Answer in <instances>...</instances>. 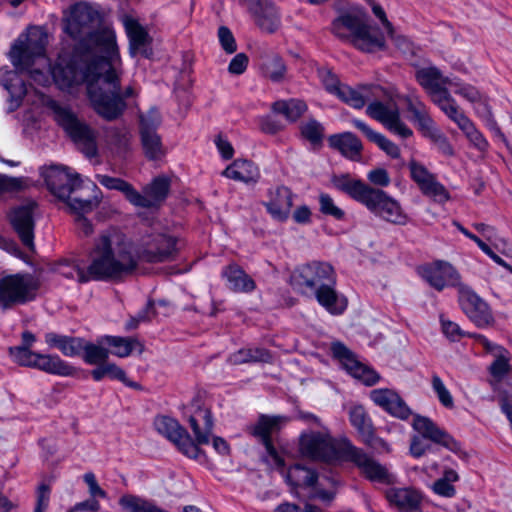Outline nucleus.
I'll return each mask as SVG.
<instances>
[{"label": "nucleus", "instance_id": "nucleus-1", "mask_svg": "<svg viewBox=\"0 0 512 512\" xmlns=\"http://www.w3.org/2000/svg\"><path fill=\"white\" fill-rule=\"evenodd\" d=\"M120 55L113 30H106L84 41H78L68 61L61 60L51 69V75L62 90L87 84V92L96 113L107 121L118 119L125 105L116 96L107 95L103 86L118 87L117 66Z\"/></svg>", "mask_w": 512, "mask_h": 512}, {"label": "nucleus", "instance_id": "nucleus-2", "mask_svg": "<svg viewBox=\"0 0 512 512\" xmlns=\"http://www.w3.org/2000/svg\"><path fill=\"white\" fill-rule=\"evenodd\" d=\"M116 234L101 233L89 252L90 263L86 269L78 265H61L59 272L66 278L80 283L90 280L122 282L134 267L127 245Z\"/></svg>", "mask_w": 512, "mask_h": 512}, {"label": "nucleus", "instance_id": "nucleus-3", "mask_svg": "<svg viewBox=\"0 0 512 512\" xmlns=\"http://www.w3.org/2000/svg\"><path fill=\"white\" fill-rule=\"evenodd\" d=\"M331 182L336 189L363 204L376 216L398 225L407 222V216L400 204L385 191L372 187L360 179H354L349 174L334 175Z\"/></svg>", "mask_w": 512, "mask_h": 512}, {"label": "nucleus", "instance_id": "nucleus-4", "mask_svg": "<svg viewBox=\"0 0 512 512\" xmlns=\"http://www.w3.org/2000/svg\"><path fill=\"white\" fill-rule=\"evenodd\" d=\"M107 234H116L123 238L127 251L131 256L134 267L125 276V280L135 274L139 261L149 264H159L175 261L180 252V240L167 233H150L143 236L135 245L126 235L116 229L106 230Z\"/></svg>", "mask_w": 512, "mask_h": 512}, {"label": "nucleus", "instance_id": "nucleus-5", "mask_svg": "<svg viewBox=\"0 0 512 512\" xmlns=\"http://www.w3.org/2000/svg\"><path fill=\"white\" fill-rule=\"evenodd\" d=\"M331 31L340 40L363 52L383 50L386 46L383 33L368 23L367 14L361 9L341 13L333 20Z\"/></svg>", "mask_w": 512, "mask_h": 512}, {"label": "nucleus", "instance_id": "nucleus-6", "mask_svg": "<svg viewBox=\"0 0 512 512\" xmlns=\"http://www.w3.org/2000/svg\"><path fill=\"white\" fill-rule=\"evenodd\" d=\"M41 175L51 193L64 201L73 213H90L101 202V192L94 183H91V187L95 194L91 198L72 196L82 187V180L79 174H71L65 167L58 165L42 167Z\"/></svg>", "mask_w": 512, "mask_h": 512}, {"label": "nucleus", "instance_id": "nucleus-7", "mask_svg": "<svg viewBox=\"0 0 512 512\" xmlns=\"http://www.w3.org/2000/svg\"><path fill=\"white\" fill-rule=\"evenodd\" d=\"M49 107L55 121L61 126L78 148L88 158L97 155L96 133L66 105L51 101Z\"/></svg>", "mask_w": 512, "mask_h": 512}, {"label": "nucleus", "instance_id": "nucleus-8", "mask_svg": "<svg viewBox=\"0 0 512 512\" xmlns=\"http://www.w3.org/2000/svg\"><path fill=\"white\" fill-rule=\"evenodd\" d=\"M39 287V280L28 273L0 278V308L7 310L34 300Z\"/></svg>", "mask_w": 512, "mask_h": 512}, {"label": "nucleus", "instance_id": "nucleus-9", "mask_svg": "<svg viewBox=\"0 0 512 512\" xmlns=\"http://www.w3.org/2000/svg\"><path fill=\"white\" fill-rule=\"evenodd\" d=\"M48 35L39 27L28 29L16 40L10 51L11 62L17 70L29 69L36 59H41L45 65V48Z\"/></svg>", "mask_w": 512, "mask_h": 512}, {"label": "nucleus", "instance_id": "nucleus-10", "mask_svg": "<svg viewBox=\"0 0 512 512\" xmlns=\"http://www.w3.org/2000/svg\"><path fill=\"white\" fill-rule=\"evenodd\" d=\"M336 277L334 267L323 261H311L295 268L290 276V285L298 293L312 296L321 285L333 282Z\"/></svg>", "mask_w": 512, "mask_h": 512}, {"label": "nucleus", "instance_id": "nucleus-11", "mask_svg": "<svg viewBox=\"0 0 512 512\" xmlns=\"http://www.w3.org/2000/svg\"><path fill=\"white\" fill-rule=\"evenodd\" d=\"M346 437L335 440L327 428L321 431L302 433L299 439L300 452L313 460L330 461L334 458L344 459L340 445Z\"/></svg>", "mask_w": 512, "mask_h": 512}, {"label": "nucleus", "instance_id": "nucleus-12", "mask_svg": "<svg viewBox=\"0 0 512 512\" xmlns=\"http://www.w3.org/2000/svg\"><path fill=\"white\" fill-rule=\"evenodd\" d=\"M379 97L372 96L366 107V114L372 119L380 122L391 133L407 139L413 135V131L401 119L400 109L397 103L389 99L379 100Z\"/></svg>", "mask_w": 512, "mask_h": 512}, {"label": "nucleus", "instance_id": "nucleus-13", "mask_svg": "<svg viewBox=\"0 0 512 512\" xmlns=\"http://www.w3.org/2000/svg\"><path fill=\"white\" fill-rule=\"evenodd\" d=\"M100 18L98 10L85 2H79L70 6L68 14L65 16V32L72 38L84 41L92 34L111 30L110 28H102L96 31L92 30V26Z\"/></svg>", "mask_w": 512, "mask_h": 512}, {"label": "nucleus", "instance_id": "nucleus-14", "mask_svg": "<svg viewBox=\"0 0 512 512\" xmlns=\"http://www.w3.org/2000/svg\"><path fill=\"white\" fill-rule=\"evenodd\" d=\"M458 291V303L463 313L479 328L492 326L495 322L492 311L470 286L463 284Z\"/></svg>", "mask_w": 512, "mask_h": 512}, {"label": "nucleus", "instance_id": "nucleus-15", "mask_svg": "<svg viewBox=\"0 0 512 512\" xmlns=\"http://www.w3.org/2000/svg\"><path fill=\"white\" fill-rule=\"evenodd\" d=\"M340 449L344 454V460L353 462L369 480L381 483L390 482L388 470L362 449L354 446L349 439L342 441Z\"/></svg>", "mask_w": 512, "mask_h": 512}, {"label": "nucleus", "instance_id": "nucleus-16", "mask_svg": "<svg viewBox=\"0 0 512 512\" xmlns=\"http://www.w3.org/2000/svg\"><path fill=\"white\" fill-rule=\"evenodd\" d=\"M154 427L158 433L174 443L184 455L197 459L202 453L200 448L193 442L186 429L174 418L168 416H157L154 420Z\"/></svg>", "mask_w": 512, "mask_h": 512}, {"label": "nucleus", "instance_id": "nucleus-17", "mask_svg": "<svg viewBox=\"0 0 512 512\" xmlns=\"http://www.w3.org/2000/svg\"><path fill=\"white\" fill-rule=\"evenodd\" d=\"M419 273L430 286L438 291H442L445 287H454L458 290L464 284L459 272L446 261L438 260L424 265L419 268Z\"/></svg>", "mask_w": 512, "mask_h": 512}, {"label": "nucleus", "instance_id": "nucleus-18", "mask_svg": "<svg viewBox=\"0 0 512 512\" xmlns=\"http://www.w3.org/2000/svg\"><path fill=\"white\" fill-rule=\"evenodd\" d=\"M171 188V179L159 175L147 184L142 192L135 189L132 205L146 209H158L167 199Z\"/></svg>", "mask_w": 512, "mask_h": 512}, {"label": "nucleus", "instance_id": "nucleus-19", "mask_svg": "<svg viewBox=\"0 0 512 512\" xmlns=\"http://www.w3.org/2000/svg\"><path fill=\"white\" fill-rule=\"evenodd\" d=\"M286 422L287 418L284 416L261 415L256 424L250 427L251 434L260 439L268 455L278 467L284 466V460L273 446L270 436Z\"/></svg>", "mask_w": 512, "mask_h": 512}, {"label": "nucleus", "instance_id": "nucleus-20", "mask_svg": "<svg viewBox=\"0 0 512 512\" xmlns=\"http://www.w3.org/2000/svg\"><path fill=\"white\" fill-rule=\"evenodd\" d=\"M415 78L419 85L431 97L433 103L437 99L449 94L448 86L453 85V80L446 77L435 66L422 67L416 70Z\"/></svg>", "mask_w": 512, "mask_h": 512}, {"label": "nucleus", "instance_id": "nucleus-21", "mask_svg": "<svg viewBox=\"0 0 512 512\" xmlns=\"http://www.w3.org/2000/svg\"><path fill=\"white\" fill-rule=\"evenodd\" d=\"M257 26L264 32L274 33L281 25L278 9L271 0H241Z\"/></svg>", "mask_w": 512, "mask_h": 512}, {"label": "nucleus", "instance_id": "nucleus-22", "mask_svg": "<svg viewBox=\"0 0 512 512\" xmlns=\"http://www.w3.org/2000/svg\"><path fill=\"white\" fill-rule=\"evenodd\" d=\"M333 355L338 358L344 368L355 378L362 380L366 385H374L379 375L372 369L360 363L355 355L342 343H332Z\"/></svg>", "mask_w": 512, "mask_h": 512}, {"label": "nucleus", "instance_id": "nucleus-23", "mask_svg": "<svg viewBox=\"0 0 512 512\" xmlns=\"http://www.w3.org/2000/svg\"><path fill=\"white\" fill-rule=\"evenodd\" d=\"M34 201H28L27 203L14 208L10 214V221L19 235L23 245L28 248L34 246V209L36 208Z\"/></svg>", "mask_w": 512, "mask_h": 512}, {"label": "nucleus", "instance_id": "nucleus-24", "mask_svg": "<svg viewBox=\"0 0 512 512\" xmlns=\"http://www.w3.org/2000/svg\"><path fill=\"white\" fill-rule=\"evenodd\" d=\"M371 400L390 415L407 420L412 411L398 393L391 389H374L370 392Z\"/></svg>", "mask_w": 512, "mask_h": 512}, {"label": "nucleus", "instance_id": "nucleus-25", "mask_svg": "<svg viewBox=\"0 0 512 512\" xmlns=\"http://www.w3.org/2000/svg\"><path fill=\"white\" fill-rule=\"evenodd\" d=\"M412 427L422 437L444 446L451 451L459 450V444L444 430L440 429L430 418L415 415Z\"/></svg>", "mask_w": 512, "mask_h": 512}, {"label": "nucleus", "instance_id": "nucleus-26", "mask_svg": "<svg viewBox=\"0 0 512 512\" xmlns=\"http://www.w3.org/2000/svg\"><path fill=\"white\" fill-rule=\"evenodd\" d=\"M269 200L264 203L270 215L279 221H285L293 206L294 194L286 186H277L268 190Z\"/></svg>", "mask_w": 512, "mask_h": 512}, {"label": "nucleus", "instance_id": "nucleus-27", "mask_svg": "<svg viewBox=\"0 0 512 512\" xmlns=\"http://www.w3.org/2000/svg\"><path fill=\"white\" fill-rule=\"evenodd\" d=\"M312 296H315L317 302L333 315H340L347 308V299L336 291V277L332 283L321 285Z\"/></svg>", "mask_w": 512, "mask_h": 512}, {"label": "nucleus", "instance_id": "nucleus-28", "mask_svg": "<svg viewBox=\"0 0 512 512\" xmlns=\"http://www.w3.org/2000/svg\"><path fill=\"white\" fill-rule=\"evenodd\" d=\"M386 498L399 512H422V497L416 490L410 488H391L387 490Z\"/></svg>", "mask_w": 512, "mask_h": 512}, {"label": "nucleus", "instance_id": "nucleus-29", "mask_svg": "<svg viewBox=\"0 0 512 512\" xmlns=\"http://www.w3.org/2000/svg\"><path fill=\"white\" fill-rule=\"evenodd\" d=\"M383 92L379 86L362 85L359 89H354L343 84L337 93V97L355 109H361L371 100L372 96L379 97Z\"/></svg>", "mask_w": 512, "mask_h": 512}, {"label": "nucleus", "instance_id": "nucleus-30", "mask_svg": "<svg viewBox=\"0 0 512 512\" xmlns=\"http://www.w3.org/2000/svg\"><path fill=\"white\" fill-rule=\"evenodd\" d=\"M189 425L193 431L195 440L193 442L199 448V445L208 444L213 431V419L210 410L198 408L190 417Z\"/></svg>", "mask_w": 512, "mask_h": 512}, {"label": "nucleus", "instance_id": "nucleus-31", "mask_svg": "<svg viewBox=\"0 0 512 512\" xmlns=\"http://www.w3.org/2000/svg\"><path fill=\"white\" fill-rule=\"evenodd\" d=\"M222 175L246 184H255L260 179L258 167L252 161L246 159L234 160L223 170Z\"/></svg>", "mask_w": 512, "mask_h": 512}, {"label": "nucleus", "instance_id": "nucleus-32", "mask_svg": "<svg viewBox=\"0 0 512 512\" xmlns=\"http://www.w3.org/2000/svg\"><path fill=\"white\" fill-rule=\"evenodd\" d=\"M262 74L274 83L282 82L287 73V66L282 57L269 50L262 51L260 56Z\"/></svg>", "mask_w": 512, "mask_h": 512}, {"label": "nucleus", "instance_id": "nucleus-33", "mask_svg": "<svg viewBox=\"0 0 512 512\" xmlns=\"http://www.w3.org/2000/svg\"><path fill=\"white\" fill-rule=\"evenodd\" d=\"M122 23L129 38L131 54L134 55L136 52L141 51L145 57H149V53L144 48L149 38L145 29L130 15H124Z\"/></svg>", "mask_w": 512, "mask_h": 512}, {"label": "nucleus", "instance_id": "nucleus-34", "mask_svg": "<svg viewBox=\"0 0 512 512\" xmlns=\"http://www.w3.org/2000/svg\"><path fill=\"white\" fill-rule=\"evenodd\" d=\"M32 368L59 376H72L76 372L73 366L63 361L58 355L41 353L36 354Z\"/></svg>", "mask_w": 512, "mask_h": 512}, {"label": "nucleus", "instance_id": "nucleus-35", "mask_svg": "<svg viewBox=\"0 0 512 512\" xmlns=\"http://www.w3.org/2000/svg\"><path fill=\"white\" fill-rule=\"evenodd\" d=\"M329 144L343 156L351 160H359L363 146L356 135L351 132L335 134L329 137Z\"/></svg>", "mask_w": 512, "mask_h": 512}, {"label": "nucleus", "instance_id": "nucleus-36", "mask_svg": "<svg viewBox=\"0 0 512 512\" xmlns=\"http://www.w3.org/2000/svg\"><path fill=\"white\" fill-rule=\"evenodd\" d=\"M45 342L51 348H58L63 355L68 357L78 356L83 350V339L79 337L49 332L45 334Z\"/></svg>", "mask_w": 512, "mask_h": 512}, {"label": "nucleus", "instance_id": "nucleus-37", "mask_svg": "<svg viewBox=\"0 0 512 512\" xmlns=\"http://www.w3.org/2000/svg\"><path fill=\"white\" fill-rule=\"evenodd\" d=\"M352 124L360 130L369 141L375 143L382 151L393 159L400 157V148L386 136L371 129L365 122L359 119L352 120Z\"/></svg>", "mask_w": 512, "mask_h": 512}, {"label": "nucleus", "instance_id": "nucleus-38", "mask_svg": "<svg viewBox=\"0 0 512 512\" xmlns=\"http://www.w3.org/2000/svg\"><path fill=\"white\" fill-rule=\"evenodd\" d=\"M351 425L357 430L363 441L371 443L375 433L371 418L363 406H353L349 411Z\"/></svg>", "mask_w": 512, "mask_h": 512}, {"label": "nucleus", "instance_id": "nucleus-39", "mask_svg": "<svg viewBox=\"0 0 512 512\" xmlns=\"http://www.w3.org/2000/svg\"><path fill=\"white\" fill-rule=\"evenodd\" d=\"M223 277L227 279L228 286L236 292H250L255 289V282L245 273V271L236 264L227 266L223 272Z\"/></svg>", "mask_w": 512, "mask_h": 512}, {"label": "nucleus", "instance_id": "nucleus-40", "mask_svg": "<svg viewBox=\"0 0 512 512\" xmlns=\"http://www.w3.org/2000/svg\"><path fill=\"white\" fill-rule=\"evenodd\" d=\"M272 359V354L265 348L247 347L232 353L228 361L233 365H240L246 363H271Z\"/></svg>", "mask_w": 512, "mask_h": 512}, {"label": "nucleus", "instance_id": "nucleus-41", "mask_svg": "<svg viewBox=\"0 0 512 512\" xmlns=\"http://www.w3.org/2000/svg\"><path fill=\"white\" fill-rule=\"evenodd\" d=\"M407 110L413 115V120L421 131L431 133L434 130V121L430 117L425 104L418 97H406Z\"/></svg>", "mask_w": 512, "mask_h": 512}, {"label": "nucleus", "instance_id": "nucleus-42", "mask_svg": "<svg viewBox=\"0 0 512 512\" xmlns=\"http://www.w3.org/2000/svg\"><path fill=\"white\" fill-rule=\"evenodd\" d=\"M101 343H105L114 348L112 353L118 357L129 356L134 347H139V352L143 351V345L136 339L130 337H118V336H104L101 338Z\"/></svg>", "mask_w": 512, "mask_h": 512}, {"label": "nucleus", "instance_id": "nucleus-43", "mask_svg": "<svg viewBox=\"0 0 512 512\" xmlns=\"http://www.w3.org/2000/svg\"><path fill=\"white\" fill-rule=\"evenodd\" d=\"M287 480L291 485L296 487H312L317 483L318 474L313 469L295 464L288 470Z\"/></svg>", "mask_w": 512, "mask_h": 512}, {"label": "nucleus", "instance_id": "nucleus-44", "mask_svg": "<svg viewBox=\"0 0 512 512\" xmlns=\"http://www.w3.org/2000/svg\"><path fill=\"white\" fill-rule=\"evenodd\" d=\"M274 112L282 114L287 120L294 122L307 110L306 104L302 100L290 99L276 101L272 105Z\"/></svg>", "mask_w": 512, "mask_h": 512}, {"label": "nucleus", "instance_id": "nucleus-45", "mask_svg": "<svg viewBox=\"0 0 512 512\" xmlns=\"http://www.w3.org/2000/svg\"><path fill=\"white\" fill-rule=\"evenodd\" d=\"M140 137L144 154L148 159L158 160L165 155V149L157 132H140Z\"/></svg>", "mask_w": 512, "mask_h": 512}, {"label": "nucleus", "instance_id": "nucleus-46", "mask_svg": "<svg viewBox=\"0 0 512 512\" xmlns=\"http://www.w3.org/2000/svg\"><path fill=\"white\" fill-rule=\"evenodd\" d=\"M460 129L464 127L470 119L460 110L456 101L451 97L450 93L437 99L435 103Z\"/></svg>", "mask_w": 512, "mask_h": 512}, {"label": "nucleus", "instance_id": "nucleus-47", "mask_svg": "<svg viewBox=\"0 0 512 512\" xmlns=\"http://www.w3.org/2000/svg\"><path fill=\"white\" fill-rule=\"evenodd\" d=\"M91 375L95 381H100L104 377H109L111 379H117L127 386H135L132 382L128 381L126 373L123 369H121L114 363L107 362V360L98 367H96L95 369H93L91 371Z\"/></svg>", "mask_w": 512, "mask_h": 512}, {"label": "nucleus", "instance_id": "nucleus-48", "mask_svg": "<svg viewBox=\"0 0 512 512\" xmlns=\"http://www.w3.org/2000/svg\"><path fill=\"white\" fill-rule=\"evenodd\" d=\"M105 343H101V339L98 341V344H93L90 342H86L83 339V360L89 365H101L108 359L109 351L103 345Z\"/></svg>", "mask_w": 512, "mask_h": 512}, {"label": "nucleus", "instance_id": "nucleus-49", "mask_svg": "<svg viewBox=\"0 0 512 512\" xmlns=\"http://www.w3.org/2000/svg\"><path fill=\"white\" fill-rule=\"evenodd\" d=\"M96 179L105 188L123 193L125 198L132 204L135 188L129 182L121 178L102 174H97Z\"/></svg>", "mask_w": 512, "mask_h": 512}, {"label": "nucleus", "instance_id": "nucleus-50", "mask_svg": "<svg viewBox=\"0 0 512 512\" xmlns=\"http://www.w3.org/2000/svg\"><path fill=\"white\" fill-rule=\"evenodd\" d=\"M0 82L10 93L11 97L15 99H21L27 92L24 81L14 71H6L0 74Z\"/></svg>", "mask_w": 512, "mask_h": 512}, {"label": "nucleus", "instance_id": "nucleus-51", "mask_svg": "<svg viewBox=\"0 0 512 512\" xmlns=\"http://www.w3.org/2000/svg\"><path fill=\"white\" fill-rule=\"evenodd\" d=\"M421 192L435 202L444 203L450 199V194L447 189L436 180L435 176L427 182L421 189Z\"/></svg>", "mask_w": 512, "mask_h": 512}, {"label": "nucleus", "instance_id": "nucleus-52", "mask_svg": "<svg viewBox=\"0 0 512 512\" xmlns=\"http://www.w3.org/2000/svg\"><path fill=\"white\" fill-rule=\"evenodd\" d=\"M431 386L442 406L447 409L454 408V399L452 394L446 388L443 380L435 373L431 376Z\"/></svg>", "mask_w": 512, "mask_h": 512}, {"label": "nucleus", "instance_id": "nucleus-53", "mask_svg": "<svg viewBox=\"0 0 512 512\" xmlns=\"http://www.w3.org/2000/svg\"><path fill=\"white\" fill-rule=\"evenodd\" d=\"M495 360L489 367V372L494 378H503L510 370V356L509 352L504 348L503 353L497 352L493 355Z\"/></svg>", "mask_w": 512, "mask_h": 512}, {"label": "nucleus", "instance_id": "nucleus-54", "mask_svg": "<svg viewBox=\"0 0 512 512\" xmlns=\"http://www.w3.org/2000/svg\"><path fill=\"white\" fill-rule=\"evenodd\" d=\"M319 210L322 214L330 216L336 220H343L345 212L338 207L332 197L328 194L321 193L319 195Z\"/></svg>", "mask_w": 512, "mask_h": 512}, {"label": "nucleus", "instance_id": "nucleus-55", "mask_svg": "<svg viewBox=\"0 0 512 512\" xmlns=\"http://www.w3.org/2000/svg\"><path fill=\"white\" fill-rule=\"evenodd\" d=\"M139 118L140 132H157L161 125V115L155 107L150 108L146 113H141Z\"/></svg>", "mask_w": 512, "mask_h": 512}, {"label": "nucleus", "instance_id": "nucleus-56", "mask_svg": "<svg viewBox=\"0 0 512 512\" xmlns=\"http://www.w3.org/2000/svg\"><path fill=\"white\" fill-rule=\"evenodd\" d=\"M9 354L17 364L32 368L37 352H33L31 349L16 346L9 348Z\"/></svg>", "mask_w": 512, "mask_h": 512}, {"label": "nucleus", "instance_id": "nucleus-57", "mask_svg": "<svg viewBox=\"0 0 512 512\" xmlns=\"http://www.w3.org/2000/svg\"><path fill=\"white\" fill-rule=\"evenodd\" d=\"M409 169L411 178L418 184L420 189L434 177L426 167L415 160L409 162Z\"/></svg>", "mask_w": 512, "mask_h": 512}, {"label": "nucleus", "instance_id": "nucleus-58", "mask_svg": "<svg viewBox=\"0 0 512 512\" xmlns=\"http://www.w3.org/2000/svg\"><path fill=\"white\" fill-rule=\"evenodd\" d=\"M301 133L311 143H320L323 138V127L316 120H310L302 125Z\"/></svg>", "mask_w": 512, "mask_h": 512}, {"label": "nucleus", "instance_id": "nucleus-59", "mask_svg": "<svg viewBox=\"0 0 512 512\" xmlns=\"http://www.w3.org/2000/svg\"><path fill=\"white\" fill-rule=\"evenodd\" d=\"M318 76L321 79L322 84L324 85L325 89L333 94L337 95L338 91L342 87L343 84L340 83L338 77L332 73L329 69H319L318 70Z\"/></svg>", "mask_w": 512, "mask_h": 512}, {"label": "nucleus", "instance_id": "nucleus-60", "mask_svg": "<svg viewBox=\"0 0 512 512\" xmlns=\"http://www.w3.org/2000/svg\"><path fill=\"white\" fill-rule=\"evenodd\" d=\"M470 142L479 150H485L488 146L486 139L483 135L475 128L474 124L470 121L461 129Z\"/></svg>", "mask_w": 512, "mask_h": 512}, {"label": "nucleus", "instance_id": "nucleus-61", "mask_svg": "<svg viewBox=\"0 0 512 512\" xmlns=\"http://www.w3.org/2000/svg\"><path fill=\"white\" fill-rule=\"evenodd\" d=\"M51 489L49 485L42 483L36 492V503L33 512H46L49 507Z\"/></svg>", "mask_w": 512, "mask_h": 512}, {"label": "nucleus", "instance_id": "nucleus-62", "mask_svg": "<svg viewBox=\"0 0 512 512\" xmlns=\"http://www.w3.org/2000/svg\"><path fill=\"white\" fill-rule=\"evenodd\" d=\"M218 38L223 50L232 54L237 50V44L231 30L226 26H221L218 29Z\"/></svg>", "mask_w": 512, "mask_h": 512}, {"label": "nucleus", "instance_id": "nucleus-63", "mask_svg": "<svg viewBox=\"0 0 512 512\" xmlns=\"http://www.w3.org/2000/svg\"><path fill=\"white\" fill-rule=\"evenodd\" d=\"M440 322L443 333L451 341H459L466 335L457 323L445 319L443 316L440 317Z\"/></svg>", "mask_w": 512, "mask_h": 512}, {"label": "nucleus", "instance_id": "nucleus-64", "mask_svg": "<svg viewBox=\"0 0 512 512\" xmlns=\"http://www.w3.org/2000/svg\"><path fill=\"white\" fill-rule=\"evenodd\" d=\"M367 179L371 184L379 187H387L391 182L389 173L384 168H376L369 171Z\"/></svg>", "mask_w": 512, "mask_h": 512}]
</instances>
